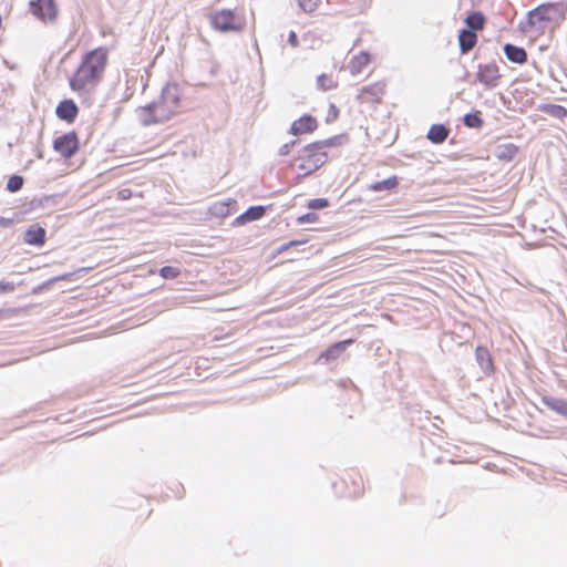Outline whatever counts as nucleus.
<instances>
[{"label": "nucleus", "mask_w": 567, "mask_h": 567, "mask_svg": "<svg viewBox=\"0 0 567 567\" xmlns=\"http://www.w3.org/2000/svg\"><path fill=\"white\" fill-rule=\"evenodd\" d=\"M109 61V51L105 48H96L87 52L73 76L70 86L73 91L87 93L102 80Z\"/></svg>", "instance_id": "1"}, {"label": "nucleus", "mask_w": 567, "mask_h": 567, "mask_svg": "<svg viewBox=\"0 0 567 567\" xmlns=\"http://www.w3.org/2000/svg\"><path fill=\"white\" fill-rule=\"evenodd\" d=\"M181 97L182 90L176 83L165 85L158 100L136 111L140 122L148 126L168 121L178 112Z\"/></svg>", "instance_id": "2"}, {"label": "nucleus", "mask_w": 567, "mask_h": 567, "mask_svg": "<svg viewBox=\"0 0 567 567\" xmlns=\"http://www.w3.org/2000/svg\"><path fill=\"white\" fill-rule=\"evenodd\" d=\"M330 145H332L331 141H324L308 145L305 148V155L299 156L296 159L298 169L302 175H308L315 172L326 163L327 154L320 152V150Z\"/></svg>", "instance_id": "3"}, {"label": "nucleus", "mask_w": 567, "mask_h": 567, "mask_svg": "<svg viewBox=\"0 0 567 567\" xmlns=\"http://www.w3.org/2000/svg\"><path fill=\"white\" fill-rule=\"evenodd\" d=\"M208 18L213 29L219 32H240L245 28V18L230 9L214 11Z\"/></svg>", "instance_id": "4"}, {"label": "nucleus", "mask_w": 567, "mask_h": 567, "mask_svg": "<svg viewBox=\"0 0 567 567\" xmlns=\"http://www.w3.org/2000/svg\"><path fill=\"white\" fill-rule=\"evenodd\" d=\"M561 16V9L558 4L547 3L542 4L529 12V23L532 25H538V28H543V22H551L557 21Z\"/></svg>", "instance_id": "5"}, {"label": "nucleus", "mask_w": 567, "mask_h": 567, "mask_svg": "<svg viewBox=\"0 0 567 567\" xmlns=\"http://www.w3.org/2000/svg\"><path fill=\"white\" fill-rule=\"evenodd\" d=\"M30 7L32 13L43 22H52L56 19L58 8L54 0H32Z\"/></svg>", "instance_id": "6"}, {"label": "nucleus", "mask_w": 567, "mask_h": 567, "mask_svg": "<svg viewBox=\"0 0 567 567\" xmlns=\"http://www.w3.org/2000/svg\"><path fill=\"white\" fill-rule=\"evenodd\" d=\"M54 150L64 157H71L78 150V137L75 133H68L54 141Z\"/></svg>", "instance_id": "7"}, {"label": "nucleus", "mask_w": 567, "mask_h": 567, "mask_svg": "<svg viewBox=\"0 0 567 567\" xmlns=\"http://www.w3.org/2000/svg\"><path fill=\"white\" fill-rule=\"evenodd\" d=\"M498 78V69L495 64H486L480 66L477 72V79L485 86H496Z\"/></svg>", "instance_id": "8"}, {"label": "nucleus", "mask_w": 567, "mask_h": 567, "mask_svg": "<svg viewBox=\"0 0 567 567\" xmlns=\"http://www.w3.org/2000/svg\"><path fill=\"white\" fill-rule=\"evenodd\" d=\"M383 94L384 85L382 83H374L372 85L362 87L358 97L362 102H375L379 101Z\"/></svg>", "instance_id": "9"}, {"label": "nucleus", "mask_w": 567, "mask_h": 567, "mask_svg": "<svg viewBox=\"0 0 567 567\" xmlns=\"http://www.w3.org/2000/svg\"><path fill=\"white\" fill-rule=\"evenodd\" d=\"M235 206L236 200L231 198L218 200L209 207V213L215 217H225L235 209Z\"/></svg>", "instance_id": "10"}, {"label": "nucleus", "mask_w": 567, "mask_h": 567, "mask_svg": "<svg viewBox=\"0 0 567 567\" xmlns=\"http://www.w3.org/2000/svg\"><path fill=\"white\" fill-rule=\"evenodd\" d=\"M76 114H78V106L75 105V103L72 100L62 101L56 106V115L61 120H65L68 122H73Z\"/></svg>", "instance_id": "11"}, {"label": "nucleus", "mask_w": 567, "mask_h": 567, "mask_svg": "<svg viewBox=\"0 0 567 567\" xmlns=\"http://www.w3.org/2000/svg\"><path fill=\"white\" fill-rule=\"evenodd\" d=\"M317 127L316 118L311 116H302L295 121L291 125V133L293 135L305 134L313 131Z\"/></svg>", "instance_id": "12"}, {"label": "nucleus", "mask_w": 567, "mask_h": 567, "mask_svg": "<svg viewBox=\"0 0 567 567\" xmlns=\"http://www.w3.org/2000/svg\"><path fill=\"white\" fill-rule=\"evenodd\" d=\"M351 343V339L334 343L319 357L318 361L328 362L329 360L337 359Z\"/></svg>", "instance_id": "13"}, {"label": "nucleus", "mask_w": 567, "mask_h": 567, "mask_svg": "<svg viewBox=\"0 0 567 567\" xmlns=\"http://www.w3.org/2000/svg\"><path fill=\"white\" fill-rule=\"evenodd\" d=\"M45 230L42 227L31 226L24 235V241L29 245H43Z\"/></svg>", "instance_id": "14"}, {"label": "nucleus", "mask_w": 567, "mask_h": 567, "mask_svg": "<svg viewBox=\"0 0 567 567\" xmlns=\"http://www.w3.org/2000/svg\"><path fill=\"white\" fill-rule=\"evenodd\" d=\"M264 214H265V207H262V206L250 207L244 214H241L240 216H238L236 218V224L243 225L247 221L257 220V219L261 218L264 216Z\"/></svg>", "instance_id": "15"}, {"label": "nucleus", "mask_w": 567, "mask_h": 567, "mask_svg": "<svg viewBox=\"0 0 567 567\" xmlns=\"http://www.w3.org/2000/svg\"><path fill=\"white\" fill-rule=\"evenodd\" d=\"M504 52L506 58L514 63H524L527 59L525 50L513 44H506Z\"/></svg>", "instance_id": "16"}, {"label": "nucleus", "mask_w": 567, "mask_h": 567, "mask_svg": "<svg viewBox=\"0 0 567 567\" xmlns=\"http://www.w3.org/2000/svg\"><path fill=\"white\" fill-rule=\"evenodd\" d=\"M543 403L556 413L567 416V401L554 396H544Z\"/></svg>", "instance_id": "17"}, {"label": "nucleus", "mask_w": 567, "mask_h": 567, "mask_svg": "<svg viewBox=\"0 0 567 567\" xmlns=\"http://www.w3.org/2000/svg\"><path fill=\"white\" fill-rule=\"evenodd\" d=\"M370 62V55L367 52H361L358 55L353 56L349 62V70L351 74H359L362 69L368 65Z\"/></svg>", "instance_id": "18"}, {"label": "nucleus", "mask_w": 567, "mask_h": 567, "mask_svg": "<svg viewBox=\"0 0 567 567\" xmlns=\"http://www.w3.org/2000/svg\"><path fill=\"white\" fill-rule=\"evenodd\" d=\"M449 130L442 124H434L427 132V138L433 143H442L446 140Z\"/></svg>", "instance_id": "19"}, {"label": "nucleus", "mask_w": 567, "mask_h": 567, "mask_svg": "<svg viewBox=\"0 0 567 567\" xmlns=\"http://www.w3.org/2000/svg\"><path fill=\"white\" fill-rule=\"evenodd\" d=\"M475 357L484 372L488 373L493 370L491 354L487 349L478 347L475 351Z\"/></svg>", "instance_id": "20"}, {"label": "nucleus", "mask_w": 567, "mask_h": 567, "mask_svg": "<svg viewBox=\"0 0 567 567\" xmlns=\"http://www.w3.org/2000/svg\"><path fill=\"white\" fill-rule=\"evenodd\" d=\"M462 52L470 51L476 43V34L472 30H463L458 35Z\"/></svg>", "instance_id": "21"}, {"label": "nucleus", "mask_w": 567, "mask_h": 567, "mask_svg": "<svg viewBox=\"0 0 567 567\" xmlns=\"http://www.w3.org/2000/svg\"><path fill=\"white\" fill-rule=\"evenodd\" d=\"M124 76L126 83L125 99H128L133 94L138 80L137 71L133 69L125 70Z\"/></svg>", "instance_id": "22"}, {"label": "nucleus", "mask_w": 567, "mask_h": 567, "mask_svg": "<svg viewBox=\"0 0 567 567\" xmlns=\"http://www.w3.org/2000/svg\"><path fill=\"white\" fill-rule=\"evenodd\" d=\"M398 186V181L395 177L386 178L380 182H377L370 186V188L374 192L390 190Z\"/></svg>", "instance_id": "23"}, {"label": "nucleus", "mask_w": 567, "mask_h": 567, "mask_svg": "<svg viewBox=\"0 0 567 567\" xmlns=\"http://www.w3.org/2000/svg\"><path fill=\"white\" fill-rule=\"evenodd\" d=\"M466 23L471 28V30H480L483 28L484 18L481 13H472L466 18Z\"/></svg>", "instance_id": "24"}, {"label": "nucleus", "mask_w": 567, "mask_h": 567, "mask_svg": "<svg viewBox=\"0 0 567 567\" xmlns=\"http://www.w3.org/2000/svg\"><path fill=\"white\" fill-rule=\"evenodd\" d=\"M317 84L323 91L331 90L337 86V82L333 80V78L326 74L318 76Z\"/></svg>", "instance_id": "25"}, {"label": "nucleus", "mask_w": 567, "mask_h": 567, "mask_svg": "<svg viewBox=\"0 0 567 567\" xmlns=\"http://www.w3.org/2000/svg\"><path fill=\"white\" fill-rule=\"evenodd\" d=\"M23 185V178L19 175H12L11 177H9L8 179V183H7V189L9 192H18L21 189Z\"/></svg>", "instance_id": "26"}, {"label": "nucleus", "mask_w": 567, "mask_h": 567, "mask_svg": "<svg viewBox=\"0 0 567 567\" xmlns=\"http://www.w3.org/2000/svg\"><path fill=\"white\" fill-rule=\"evenodd\" d=\"M482 123L483 121L477 114L470 113L464 116V124L467 127L477 128L482 126Z\"/></svg>", "instance_id": "27"}, {"label": "nucleus", "mask_w": 567, "mask_h": 567, "mask_svg": "<svg viewBox=\"0 0 567 567\" xmlns=\"http://www.w3.org/2000/svg\"><path fill=\"white\" fill-rule=\"evenodd\" d=\"M320 0H298L299 7L305 12H312L318 7Z\"/></svg>", "instance_id": "28"}, {"label": "nucleus", "mask_w": 567, "mask_h": 567, "mask_svg": "<svg viewBox=\"0 0 567 567\" xmlns=\"http://www.w3.org/2000/svg\"><path fill=\"white\" fill-rule=\"evenodd\" d=\"M179 275V270L175 267L166 266L161 269V276L165 279H174Z\"/></svg>", "instance_id": "29"}, {"label": "nucleus", "mask_w": 567, "mask_h": 567, "mask_svg": "<svg viewBox=\"0 0 567 567\" xmlns=\"http://www.w3.org/2000/svg\"><path fill=\"white\" fill-rule=\"evenodd\" d=\"M329 205L326 198H315L309 200L308 208L310 209H321Z\"/></svg>", "instance_id": "30"}, {"label": "nucleus", "mask_w": 567, "mask_h": 567, "mask_svg": "<svg viewBox=\"0 0 567 567\" xmlns=\"http://www.w3.org/2000/svg\"><path fill=\"white\" fill-rule=\"evenodd\" d=\"M16 286L10 281H0V295L14 291Z\"/></svg>", "instance_id": "31"}, {"label": "nucleus", "mask_w": 567, "mask_h": 567, "mask_svg": "<svg viewBox=\"0 0 567 567\" xmlns=\"http://www.w3.org/2000/svg\"><path fill=\"white\" fill-rule=\"evenodd\" d=\"M315 220H317V215L312 214V213L306 214V215H303V216L298 218V221L301 223V224L312 223Z\"/></svg>", "instance_id": "32"}, {"label": "nucleus", "mask_w": 567, "mask_h": 567, "mask_svg": "<svg viewBox=\"0 0 567 567\" xmlns=\"http://www.w3.org/2000/svg\"><path fill=\"white\" fill-rule=\"evenodd\" d=\"M288 42L291 47L296 48L298 45V41H297V34L291 31L289 33V37H288Z\"/></svg>", "instance_id": "33"}, {"label": "nucleus", "mask_w": 567, "mask_h": 567, "mask_svg": "<svg viewBox=\"0 0 567 567\" xmlns=\"http://www.w3.org/2000/svg\"><path fill=\"white\" fill-rule=\"evenodd\" d=\"M11 225H12L11 219L0 217V226L1 227H10Z\"/></svg>", "instance_id": "34"}, {"label": "nucleus", "mask_w": 567, "mask_h": 567, "mask_svg": "<svg viewBox=\"0 0 567 567\" xmlns=\"http://www.w3.org/2000/svg\"><path fill=\"white\" fill-rule=\"evenodd\" d=\"M289 153V144H285L281 148H280V154L281 155H286Z\"/></svg>", "instance_id": "35"}, {"label": "nucleus", "mask_w": 567, "mask_h": 567, "mask_svg": "<svg viewBox=\"0 0 567 567\" xmlns=\"http://www.w3.org/2000/svg\"><path fill=\"white\" fill-rule=\"evenodd\" d=\"M331 109H332V111H334V116H337V111H336L334 105H331Z\"/></svg>", "instance_id": "36"}, {"label": "nucleus", "mask_w": 567, "mask_h": 567, "mask_svg": "<svg viewBox=\"0 0 567 567\" xmlns=\"http://www.w3.org/2000/svg\"><path fill=\"white\" fill-rule=\"evenodd\" d=\"M557 109H558V112H565V110L560 106H558Z\"/></svg>", "instance_id": "37"}]
</instances>
